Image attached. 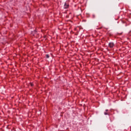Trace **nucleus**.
<instances>
[{"instance_id": "1", "label": "nucleus", "mask_w": 131, "mask_h": 131, "mask_svg": "<svg viewBox=\"0 0 131 131\" xmlns=\"http://www.w3.org/2000/svg\"><path fill=\"white\" fill-rule=\"evenodd\" d=\"M108 47L111 48L112 49L114 47V43L111 42L108 43Z\"/></svg>"}, {"instance_id": "2", "label": "nucleus", "mask_w": 131, "mask_h": 131, "mask_svg": "<svg viewBox=\"0 0 131 131\" xmlns=\"http://www.w3.org/2000/svg\"><path fill=\"white\" fill-rule=\"evenodd\" d=\"M64 9H68L69 8V4H67L66 3L64 4Z\"/></svg>"}, {"instance_id": "3", "label": "nucleus", "mask_w": 131, "mask_h": 131, "mask_svg": "<svg viewBox=\"0 0 131 131\" xmlns=\"http://www.w3.org/2000/svg\"><path fill=\"white\" fill-rule=\"evenodd\" d=\"M46 58H47V59H49V58H50V55L49 54H47Z\"/></svg>"}, {"instance_id": "4", "label": "nucleus", "mask_w": 131, "mask_h": 131, "mask_svg": "<svg viewBox=\"0 0 131 131\" xmlns=\"http://www.w3.org/2000/svg\"><path fill=\"white\" fill-rule=\"evenodd\" d=\"M104 115H108V113L106 112H104Z\"/></svg>"}, {"instance_id": "5", "label": "nucleus", "mask_w": 131, "mask_h": 131, "mask_svg": "<svg viewBox=\"0 0 131 131\" xmlns=\"http://www.w3.org/2000/svg\"><path fill=\"white\" fill-rule=\"evenodd\" d=\"M93 18H95V14H93Z\"/></svg>"}, {"instance_id": "6", "label": "nucleus", "mask_w": 131, "mask_h": 131, "mask_svg": "<svg viewBox=\"0 0 131 131\" xmlns=\"http://www.w3.org/2000/svg\"><path fill=\"white\" fill-rule=\"evenodd\" d=\"M31 86H33V84L32 83H31Z\"/></svg>"}, {"instance_id": "7", "label": "nucleus", "mask_w": 131, "mask_h": 131, "mask_svg": "<svg viewBox=\"0 0 131 131\" xmlns=\"http://www.w3.org/2000/svg\"><path fill=\"white\" fill-rule=\"evenodd\" d=\"M105 111H106V112H107L108 110H106Z\"/></svg>"}, {"instance_id": "8", "label": "nucleus", "mask_w": 131, "mask_h": 131, "mask_svg": "<svg viewBox=\"0 0 131 131\" xmlns=\"http://www.w3.org/2000/svg\"><path fill=\"white\" fill-rule=\"evenodd\" d=\"M34 32H35H35H36V31H34Z\"/></svg>"}]
</instances>
